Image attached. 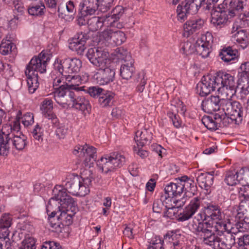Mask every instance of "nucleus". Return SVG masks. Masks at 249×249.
<instances>
[{
	"label": "nucleus",
	"instance_id": "6ab92c4d",
	"mask_svg": "<svg viewBox=\"0 0 249 249\" xmlns=\"http://www.w3.org/2000/svg\"><path fill=\"white\" fill-rule=\"evenodd\" d=\"M228 20V17L224 10L223 4L218 5L211 12V23L216 28L220 29L225 25Z\"/></svg>",
	"mask_w": 249,
	"mask_h": 249
},
{
	"label": "nucleus",
	"instance_id": "a19ab883",
	"mask_svg": "<svg viewBox=\"0 0 249 249\" xmlns=\"http://www.w3.org/2000/svg\"><path fill=\"white\" fill-rule=\"evenodd\" d=\"M234 39L243 49L246 48L249 44V39L244 30H240L234 35Z\"/></svg>",
	"mask_w": 249,
	"mask_h": 249
},
{
	"label": "nucleus",
	"instance_id": "f3484780",
	"mask_svg": "<svg viewBox=\"0 0 249 249\" xmlns=\"http://www.w3.org/2000/svg\"><path fill=\"white\" fill-rule=\"evenodd\" d=\"M213 42V36L211 32L203 34L196 41L197 53L202 57H207L210 53Z\"/></svg>",
	"mask_w": 249,
	"mask_h": 249
},
{
	"label": "nucleus",
	"instance_id": "0e129e2a",
	"mask_svg": "<svg viewBox=\"0 0 249 249\" xmlns=\"http://www.w3.org/2000/svg\"><path fill=\"white\" fill-rule=\"evenodd\" d=\"M22 122L25 126L32 125L34 122L33 114L30 112L25 114L22 117Z\"/></svg>",
	"mask_w": 249,
	"mask_h": 249
},
{
	"label": "nucleus",
	"instance_id": "393cba45",
	"mask_svg": "<svg viewBox=\"0 0 249 249\" xmlns=\"http://www.w3.org/2000/svg\"><path fill=\"white\" fill-rule=\"evenodd\" d=\"M205 217L210 218L213 220H221L223 213L218 205L213 202L208 203L204 206Z\"/></svg>",
	"mask_w": 249,
	"mask_h": 249
},
{
	"label": "nucleus",
	"instance_id": "f704fd0d",
	"mask_svg": "<svg viewBox=\"0 0 249 249\" xmlns=\"http://www.w3.org/2000/svg\"><path fill=\"white\" fill-rule=\"evenodd\" d=\"M98 0H83L80 2V9L83 10L84 14L92 15L98 10Z\"/></svg>",
	"mask_w": 249,
	"mask_h": 249
},
{
	"label": "nucleus",
	"instance_id": "774afa93",
	"mask_svg": "<svg viewBox=\"0 0 249 249\" xmlns=\"http://www.w3.org/2000/svg\"><path fill=\"white\" fill-rule=\"evenodd\" d=\"M240 181L244 179L247 185H249V168H242L239 171Z\"/></svg>",
	"mask_w": 249,
	"mask_h": 249
},
{
	"label": "nucleus",
	"instance_id": "e433bc0d",
	"mask_svg": "<svg viewBox=\"0 0 249 249\" xmlns=\"http://www.w3.org/2000/svg\"><path fill=\"white\" fill-rule=\"evenodd\" d=\"M134 60L129 61L122 64L120 68V75L126 80L130 79L135 71L134 66Z\"/></svg>",
	"mask_w": 249,
	"mask_h": 249
},
{
	"label": "nucleus",
	"instance_id": "c03bdc74",
	"mask_svg": "<svg viewBox=\"0 0 249 249\" xmlns=\"http://www.w3.org/2000/svg\"><path fill=\"white\" fill-rule=\"evenodd\" d=\"M113 93L104 90L99 98V103L102 107L110 106L113 99Z\"/></svg>",
	"mask_w": 249,
	"mask_h": 249
},
{
	"label": "nucleus",
	"instance_id": "39448f33",
	"mask_svg": "<svg viewBox=\"0 0 249 249\" xmlns=\"http://www.w3.org/2000/svg\"><path fill=\"white\" fill-rule=\"evenodd\" d=\"M232 97H225L222 98L221 109L227 114L232 122L239 124L243 120V112L242 105L237 101H233Z\"/></svg>",
	"mask_w": 249,
	"mask_h": 249
},
{
	"label": "nucleus",
	"instance_id": "6e6d98bb",
	"mask_svg": "<svg viewBox=\"0 0 249 249\" xmlns=\"http://www.w3.org/2000/svg\"><path fill=\"white\" fill-rule=\"evenodd\" d=\"M113 0H98V9L102 12H106L111 7Z\"/></svg>",
	"mask_w": 249,
	"mask_h": 249
},
{
	"label": "nucleus",
	"instance_id": "79ce46f5",
	"mask_svg": "<svg viewBox=\"0 0 249 249\" xmlns=\"http://www.w3.org/2000/svg\"><path fill=\"white\" fill-rule=\"evenodd\" d=\"M13 218L9 213H3L0 217V230L9 231V228L12 224Z\"/></svg>",
	"mask_w": 249,
	"mask_h": 249
},
{
	"label": "nucleus",
	"instance_id": "f03ea898",
	"mask_svg": "<svg viewBox=\"0 0 249 249\" xmlns=\"http://www.w3.org/2000/svg\"><path fill=\"white\" fill-rule=\"evenodd\" d=\"M54 100L63 107L71 104L72 107L85 113H89L91 106L89 101L84 96L79 95L78 91H70L63 89L57 92L54 96Z\"/></svg>",
	"mask_w": 249,
	"mask_h": 249
},
{
	"label": "nucleus",
	"instance_id": "a211bd4d",
	"mask_svg": "<svg viewBox=\"0 0 249 249\" xmlns=\"http://www.w3.org/2000/svg\"><path fill=\"white\" fill-rule=\"evenodd\" d=\"M202 204L201 197L196 196L193 198L183 212L178 215V220L179 221H185L192 218L200 208Z\"/></svg>",
	"mask_w": 249,
	"mask_h": 249
},
{
	"label": "nucleus",
	"instance_id": "a878e982",
	"mask_svg": "<svg viewBox=\"0 0 249 249\" xmlns=\"http://www.w3.org/2000/svg\"><path fill=\"white\" fill-rule=\"evenodd\" d=\"M182 236L179 230L168 231L164 235V240L169 243L171 249H182Z\"/></svg>",
	"mask_w": 249,
	"mask_h": 249
},
{
	"label": "nucleus",
	"instance_id": "49530a36",
	"mask_svg": "<svg viewBox=\"0 0 249 249\" xmlns=\"http://www.w3.org/2000/svg\"><path fill=\"white\" fill-rule=\"evenodd\" d=\"M45 7L42 2L38 4L33 5L28 8V13L30 15L34 16H41L44 14Z\"/></svg>",
	"mask_w": 249,
	"mask_h": 249
},
{
	"label": "nucleus",
	"instance_id": "bf43d9fd",
	"mask_svg": "<svg viewBox=\"0 0 249 249\" xmlns=\"http://www.w3.org/2000/svg\"><path fill=\"white\" fill-rule=\"evenodd\" d=\"M68 132V127L63 124H58L55 130V135L59 139H64Z\"/></svg>",
	"mask_w": 249,
	"mask_h": 249
},
{
	"label": "nucleus",
	"instance_id": "c9c22d12",
	"mask_svg": "<svg viewBox=\"0 0 249 249\" xmlns=\"http://www.w3.org/2000/svg\"><path fill=\"white\" fill-rule=\"evenodd\" d=\"M124 11L123 6L118 5L112 10L111 15L107 16V19L110 21L109 22L110 27H119L117 21L123 15Z\"/></svg>",
	"mask_w": 249,
	"mask_h": 249
},
{
	"label": "nucleus",
	"instance_id": "b1692460",
	"mask_svg": "<svg viewBox=\"0 0 249 249\" xmlns=\"http://www.w3.org/2000/svg\"><path fill=\"white\" fill-rule=\"evenodd\" d=\"M222 98L220 94L217 96H211L202 101V109L208 113H212L214 111L221 109Z\"/></svg>",
	"mask_w": 249,
	"mask_h": 249
},
{
	"label": "nucleus",
	"instance_id": "6e6552de",
	"mask_svg": "<svg viewBox=\"0 0 249 249\" xmlns=\"http://www.w3.org/2000/svg\"><path fill=\"white\" fill-rule=\"evenodd\" d=\"M73 154L77 155L86 167H90L97 158L96 148L87 144L75 146Z\"/></svg>",
	"mask_w": 249,
	"mask_h": 249
},
{
	"label": "nucleus",
	"instance_id": "f257e3e1",
	"mask_svg": "<svg viewBox=\"0 0 249 249\" xmlns=\"http://www.w3.org/2000/svg\"><path fill=\"white\" fill-rule=\"evenodd\" d=\"M46 209L48 212L53 211L49 214L51 218L57 214L58 220L65 226L72 224V217L77 210L76 202L66 193L64 189L55 193V196L50 199Z\"/></svg>",
	"mask_w": 249,
	"mask_h": 249
},
{
	"label": "nucleus",
	"instance_id": "7ed1b4c3",
	"mask_svg": "<svg viewBox=\"0 0 249 249\" xmlns=\"http://www.w3.org/2000/svg\"><path fill=\"white\" fill-rule=\"evenodd\" d=\"M217 90L222 98L232 97L236 92V83L234 76L224 71H219L214 76Z\"/></svg>",
	"mask_w": 249,
	"mask_h": 249
},
{
	"label": "nucleus",
	"instance_id": "dca6fc26",
	"mask_svg": "<svg viewBox=\"0 0 249 249\" xmlns=\"http://www.w3.org/2000/svg\"><path fill=\"white\" fill-rule=\"evenodd\" d=\"M50 58L48 54L41 52L38 56L34 57L27 65L25 71H30V73L38 74L46 72V67Z\"/></svg>",
	"mask_w": 249,
	"mask_h": 249
},
{
	"label": "nucleus",
	"instance_id": "20e7f679",
	"mask_svg": "<svg viewBox=\"0 0 249 249\" xmlns=\"http://www.w3.org/2000/svg\"><path fill=\"white\" fill-rule=\"evenodd\" d=\"M125 161L124 155L118 152L106 155L98 160L96 162L99 171L105 174L112 172L117 168H120Z\"/></svg>",
	"mask_w": 249,
	"mask_h": 249
},
{
	"label": "nucleus",
	"instance_id": "4be33fe9",
	"mask_svg": "<svg viewBox=\"0 0 249 249\" xmlns=\"http://www.w3.org/2000/svg\"><path fill=\"white\" fill-rule=\"evenodd\" d=\"M227 114L225 112H223L220 114L219 113H216L214 114V120L211 116H204L202 119V123L209 130H215L219 127H221L222 124H223V121L226 119Z\"/></svg>",
	"mask_w": 249,
	"mask_h": 249
},
{
	"label": "nucleus",
	"instance_id": "423d86ee",
	"mask_svg": "<svg viewBox=\"0 0 249 249\" xmlns=\"http://www.w3.org/2000/svg\"><path fill=\"white\" fill-rule=\"evenodd\" d=\"M212 228L207 222H199L197 225H193L192 230L200 236L205 244L217 249V244H216V242L218 241V237L212 231Z\"/></svg>",
	"mask_w": 249,
	"mask_h": 249
},
{
	"label": "nucleus",
	"instance_id": "2eb2a0df",
	"mask_svg": "<svg viewBox=\"0 0 249 249\" xmlns=\"http://www.w3.org/2000/svg\"><path fill=\"white\" fill-rule=\"evenodd\" d=\"M114 63L113 62L99 69L94 73L93 78L101 85H107L112 82L115 75Z\"/></svg>",
	"mask_w": 249,
	"mask_h": 249
},
{
	"label": "nucleus",
	"instance_id": "58836bf2",
	"mask_svg": "<svg viewBox=\"0 0 249 249\" xmlns=\"http://www.w3.org/2000/svg\"><path fill=\"white\" fill-rule=\"evenodd\" d=\"M226 183L230 186H233L240 182L239 171L230 170L226 172L224 179Z\"/></svg>",
	"mask_w": 249,
	"mask_h": 249
},
{
	"label": "nucleus",
	"instance_id": "bb28decb",
	"mask_svg": "<svg viewBox=\"0 0 249 249\" xmlns=\"http://www.w3.org/2000/svg\"><path fill=\"white\" fill-rule=\"evenodd\" d=\"M58 16L66 20H72L76 10L73 1L70 0L66 4H61L57 8Z\"/></svg>",
	"mask_w": 249,
	"mask_h": 249
},
{
	"label": "nucleus",
	"instance_id": "8fccbe9b",
	"mask_svg": "<svg viewBox=\"0 0 249 249\" xmlns=\"http://www.w3.org/2000/svg\"><path fill=\"white\" fill-rule=\"evenodd\" d=\"M14 44L9 40L3 39L0 44V53L7 55L12 51Z\"/></svg>",
	"mask_w": 249,
	"mask_h": 249
},
{
	"label": "nucleus",
	"instance_id": "9d476101",
	"mask_svg": "<svg viewBox=\"0 0 249 249\" xmlns=\"http://www.w3.org/2000/svg\"><path fill=\"white\" fill-rule=\"evenodd\" d=\"M67 181L65 183L66 188L64 189L66 193V190L69 193L73 195L84 196L89 192V190H88L86 187L82 186V178H80L78 176H74L73 175H70L69 178H67ZM61 190H53V193H57Z\"/></svg>",
	"mask_w": 249,
	"mask_h": 249
},
{
	"label": "nucleus",
	"instance_id": "338daca9",
	"mask_svg": "<svg viewBox=\"0 0 249 249\" xmlns=\"http://www.w3.org/2000/svg\"><path fill=\"white\" fill-rule=\"evenodd\" d=\"M163 243L164 240H161L160 237H156L153 241L152 245L149 247L147 249H164Z\"/></svg>",
	"mask_w": 249,
	"mask_h": 249
},
{
	"label": "nucleus",
	"instance_id": "4c0bfd02",
	"mask_svg": "<svg viewBox=\"0 0 249 249\" xmlns=\"http://www.w3.org/2000/svg\"><path fill=\"white\" fill-rule=\"evenodd\" d=\"M25 73L27 78L29 91L31 93H33L39 86L38 74L30 73V71H25Z\"/></svg>",
	"mask_w": 249,
	"mask_h": 249
},
{
	"label": "nucleus",
	"instance_id": "37998d69",
	"mask_svg": "<svg viewBox=\"0 0 249 249\" xmlns=\"http://www.w3.org/2000/svg\"><path fill=\"white\" fill-rule=\"evenodd\" d=\"M115 55L118 59L124 61L125 62L134 60L130 54V53L125 49L120 47L118 48L115 50Z\"/></svg>",
	"mask_w": 249,
	"mask_h": 249
},
{
	"label": "nucleus",
	"instance_id": "13d9d810",
	"mask_svg": "<svg viewBox=\"0 0 249 249\" xmlns=\"http://www.w3.org/2000/svg\"><path fill=\"white\" fill-rule=\"evenodd\" d=\"M238 193L240 202L249 199V185H243L239 188Z\"/></svg>",
	"mask_w": 249,
	"mask_h": 249
},
{
	"label": "nucleus",
	"instance_id": "c85d7f7f",
	"mask_svg": "<svg viewBox=\"0 0 249 249\" xmlns=\"http://www.w3.org/2000/svg\"><path fill=\"white\" fill-rule=\"evenodd\" d=\"M179 181L177 183H170L166 185L164 188L165 194L162 195V200L170 199L173 197H177L178 196L183 193L180 187Z\"/></svg>",
	"mask_w": 249,
	"mask_h": 249
},
{
	"label": "nucleus",
	"instance_id": "72a5a7b5",
	"mask_svg": "<svg viewBox=\"0 0 249 249\" xmlns=\"http://www.w3.org/2000/svg\"><path fill=\"white\" fill-rule=\"evenodd\" d=\"M247 0H231L229 4V15L233 17L240 14L243 11L245 2Z\"/></svg>",
	"mask_w": 249,
	"mask_h": 249
},
{
	"label": "nucleus",
	"instance_id": "7c9ffc66",
	"mask_svg": "<svg viewBox=\"0 0 249 249\" xmlns=\"http://www.w3.org/2000/svg\"><path fill=\"white\" fill-rule=\"evenodd\" d=\"M109 21L107 19V15L103 17H93L88 20V25L90 31L95 32L104 26L110 27Z\"/></svg>",
	"mask_w": 249,
	"mask_h": 249
},
{
	"label": "nucleus",
	"instance_id": "0eeeda50",
	"mask_svg": "<svg viewBox=\"0 0 249 249\" xmlns=\"http://www.w3.org/2000/svg\"><path fill=\"white\" fill-rule=\"evenodd\" d=\"M82 66L80 59L76 58L56 59L54 63V69L63 76L73 74L79 71Z\"/></svg>",
	"mask_w": 249,
	"mask_h": 249
},
{
	"label": "nucleus",
	"instance_id": "aec40b11",
	"mask_svg": "<svg viewBox=\"0 0 249 249\" xmlns=\"http://www.w3.org/2000/svg\"><path fill=\"white\" fill-rule=\"evenodd\" d=\"M217 88L214 76L207 75L203 76L201 82L197 84L196 90L201 96H205L211 91L217 89Z\"/></svg>",
	"mask_w": 249,
	"mask_h": 249
},
{
	"label": "nucleus",
	"instance_id": "5fc2aeb1",
	"mask_svg": "<svg viewBox=\"0 0 249 249\" xmlns=\"http://www.w3.org/2000/svg\"><path fill=\"white\" fill-rule=\"evenodd\" d=\"M182 53L186 55L191 54L195 52L197 53L196 42L192 44L191 42L187 41L183 43L181 47Z\"/></svg>",
	"mask_w": 249,
	"mask_h": 249
},
{
	"label": "nucleus",
	"instance_id": "f8f14e48",
	"mask_svg": "<svg viewBox=\"0 0 249 249\" xmlns=\"http://www.w3.org/2000/svg\"><path fill=\"white\" fill-rule=\"evenodd\" d=\"M86 55L91 63L99 68H103L113 62L108 58V53L101 48H90Z\"/></svg>",
	"mask_w": 249,
	"mask_h": 249
},
{
	"label": "nucleus",
	"instance_id": "9b49d317",
	"mask_svg": "<svg viewBox=\"0 0 249 249\" xmlns=\"http://www.w3.org/2000/svg\"><path fill=\"white\" fill-rule=\"evenodd\" d=\"M204 0H185L178 6L177 18L181 21H184L187 14L196 13L201 6H203Z\"/></svg>",
	"mask_w": 249,
	"mask_h": 249
},
{
	"label": "nucleus",
	"instance_id": "cd10ccee",
	"mask_svg": "<svg viewBox=\"0 0 249 249\" xmlns=\"http://www.w3.org/2000/svg\"><path fill=\"white\" fill-rule=\"evenodd\" d=\"M197 175L196 180L199 185L207 191L206 193H210L214 179L213 175L210 173H198Z\"/></svg>",
	"mask_w": 249,
	"mask_h": 249
},
{
	"label": "nucleus",
	"instance_id": "603ef678",
	"mask_svg": "<svg viewBox=\"0 0 249 249\" xmlns=\"http://www.w3.org/2000/svg\"><path fill=\"white\" fill-rule=\"evenodd\" d=\"M36 241L35 239L29 235L25 237L22 241L19 249H36Z\"/></svg>",
	"mask_w": 249,
	"mask_h": 249
},
{
	"label": "nucleus",
	"instance_id": "473e14b6",
	"mask_svg": "<svg viewBox=\"0 0 249 249\" xmlns=\"http://www.w3.org/2000/svg\"><path fill=\"white\" fill-rule=\"evenodd\" d=\"M179 182L182 192H185V195L187 196V193H190V195H194V192L196 190V185L194 181L188 178L186 176L182 177L179 179Z\"/></svg>",
	"mask_w": 249,
	"mask_h": 249
},
{
	"label": "nucleus",
	"instance_id": "5701e85b",
	"mask_svg": "<svg viewBox=\"0 0 249 249\" xmlns=\"http://www.w3.org/2000/svg\"><path fill=\"white\" fill-rule=\"evenodd\" d=\"M89 38V36L87 33H78L70 43L69 48L78 54H82L86 49L85 43Z\"/></svg>",
	"mask_w": 249,
	"mask_h": 249
},
{
	"label": "nucleus",
	"instance_id": "052dcab7",
	"mask_svg": "<svg viewBox=\"0 0 249 249\" xmlns=\"http://www.w3.org/2000/svg\"><path fill=\"white\" fill-rule=\"evenodd\" d=\"M236 218H238L242 221H243L246 224H249V211H247V210L239 208V210L236 215Z\"/></svg>",
	"mask_w": 249,
	"mask_h": 249
},
{
	"label": "nucleus",
	"instance_id": "e2e57ef3",
	"mask_svg": "<svg viewBox=\"0 0 249 249\" xmlns=\"http://www.w3.org/2000/svg\"><path fill=\"white\" fill-rule=\"evenodd\" d=\"M104 89L98 87H90L87 89V92L93 98H99Z\"/></svg>",
	"mask_w": 249,
	"mask_h": 249
},
{
	"label": "nucleus",
	"instance_id": "ddd939ff",
	"mask_svg": "<svg viewBox=\"0 0 249 249\" xmlns=\"http://www.w3.org/2000/svg\"><path fill=\"white\" fill-rule=\"evenodd\" d=\"M10 144L12 145L13 148L18 151H21L27 145V137L23 134L19 135L15 134L11 137V139L8 142H4V140L1 137V141L0 142V155H7L9 151Z\"/></svg>",
	"mask_w": 249,
	"mask_h": 249
},
{
	"label": "nucleus",
	"instance_id": "4468645a",
	"mask_svg": "<svg viewBox=\"0 0 249 249\" xmlns=\"http://www.w3.org/2000/svg\"><path fill=\"white\" fill-rule=\"evenodd\" d=\"M220 226V230L223 231V234L218 237V241L216 242L217 249H230L235 243V237L233 235L235 233L232 229H228L227 224L221 222H216Z\"/></svg>",
	"mask_w": 249,
	"mask_h": 249
},
{
	"label": "nucleus",
	"instance_id": "3c124183",
	"mask_svg": "<svg viewBox=\"0 0 249 249\" xmlns=\"http://www.w3.org/2000/svg\"><path fill=\"white\" fill-rule=\"evenodd\" d=\"M0 133L2 137L3 140H4V136L5 137V140L4 142H8L15 134L12 132V127L11 125L8 124H5L1 126L0 127Z\"/></svg>",
	"mask_w": 249,
	"mask_h": 249
},
{
	"label": "nucleus",
	"instance_id": "a18cd8bd",
	"mask_svg": "<svg viewBox=\"0 0 249 249\" xmlns=\"http://www.w3.org/2000/svg\"><path fill=\"white\" fill-rule=\"evenodd\" d=\"M53 102L51 99L46 98L41 103L40 109L43 115L46 118L53 112Z\"/></svg>",
	"mask_w": 249,
	"mask_h": 249
},
{
	"label": "nucleus",
	"instance_id": "1a4fd4ad",
	"mask_svg": "<svg viewBox=\"0 0 249 249\" xmlns=\"http://www.w3.org/2000/svg\"><path fill=\"white\" fill-rule=\"evenodd\" d=\"M99 39L107 46L120 45L125 41L126 36L121 31L107 28L99 33Z\"/></svg>",
	"mask_w": 249,
	"mask_h": 249
},
{
	"label": "nucleus",
	"instance_id": "680f3d73",
	"mask_svg": "<svg viewBox=\"0 0 249 249\" xmlns=\"http://www.w3.org/2000/svg\"><path fill=\"white\" fill-rule=\"evenodd\" d=\"M239 249H249V235L244 234L238 238Z\"/></svg>",
	"mask_w": 249,
	"mask_h": 249
},
{
	"label": "nucleus",
	"instance_id": "de8ad7c7",
	"mask_svg": "<svg viewBox=\"0 0 249 249\" xmlns=\"http://www.w3.org/2000/svg\"><path fill=\"white\" fill-rule=\"evenodd\" d=\"M10 231L0 233V249H11V242L9 238Z\"/></svg>",
	"mask_w": 249,
	"mask_h": 249
},
{
	"label": "nucleus",
	"instance_id": "412c9836",
	"mask_svg": "<svg viewBox=\"0 0 249 249\" xmlns=\"http://www.w3.org/2000/svg\"><path fill=\"white\" fill-rule=\"evenodd\" d=\"M65 77V82L63 83L65 84L61 85L58 90L54 92L55 94L57 92L60 91L61 89L63 90L68 89L70 91H78L81 90V88L78 87L82 83V79L78 75L69 74V76H63ZM54 95H53V96Z\"/></svg>",
	"mask_w": 249,
	"mask_h": 249
},
{
	"label": "nucleus",
	"instance_id": "69168bd1",
	"mask_svg": "<svg viewBox=\"0 0 249 249\" xmlns=\"http://www.w3.org/2000/svg\"><path fill=\"white\" fill-rule=\"evenodd\" d=\"M187 199V198L184 196L180 199H177L176 197H173L169 199V202H170V203H172L177 209L182 207L186 203Z\"/></svg>",
	"mask_w": 249,
	"mask_h": 249
},
{
	"label": "nucleus",
	"instance_id": "4d7b16f0",
	"mask_svg": "<svg viewBox=\"0 0 249 249\" xmlns=\"http://www.w3.org/2000/svg\"><path fill=\"white\" fill-rule=\"evenodd\" d=\"M32 136L36 141L41 142L43 140V130L41 127L36 124L32 132Z\"/></svg>",
	"mask_w": 249,
	"mask_h": 249
},
{
	"label": "nucleus",
	"instance_id": "2f4dec72",
	"mask_svg": "<svg viewBox=\"0 0 249 249\" xmlns=\"http://www.w3.org/2000/svg\"><path fill=\"white\" fill-rule=\"evenodd\" d=\"M152 139V134L147 129L138 130L135 133L134 140L137 146L142 147L144 145L149 144Z\"/></svg>",
	"mask_w": 249,
	"mask_h": 249
},
{
	"label": "nucleus",
	"instance_id": "ea45409f",
	"mask_svg": "<svg viewBox=\"0 0 249 249\" xmlns=\"http://www.w3.org/2000/svg\"><path fill=\"white\" fill-rule=\"evenodd\" d=\"M238 52L236 49H232L229 47L224 49L220 53L219 56L222 60L226 62H229L234 59L237 56Z\"/></svg>",
	"mask_w": 249,
	"mask_h": 249
},
{
	"label": "nucleus",
	"instance_id": "09e8293b",
	"mask_svg": "<svg viewBox=\"0 0 249 249\" xmlns=\"http://www.w3.org/2000/svg\"><path fill=\"white\" fill-rule=\"evenodd\" d=\"M169 201H168V204L165 205L163 216L170 219H173L177 214L178 210L172 203H169Z\"/></svg>",
	"mask_w": 249,
	"mask_h": 249
},
{
	"label": "nucleus",
	"instance_id": "c756f323",
	"mask_svg": "<svg viewBox=\"0 0 249 249\" xmlns=\"http://www.w3.org/2000/svg\"><path fill=\"white\" fill-rule=\"evenodd\" d=\"M204 23L205 20L202 18L199 17H194L187 20L184 24V30L188 35L192 34L202 28Z\"/></svg>",
	"mask_w": 249,
	"mask_h": 249
},
{
	"label": "nucleus",
	"instance_id": "864d4df0",
	"mask_svg": "<svg viewBox=\"0 0 249 249\" xmlns=\"http://www.w3.org/2000/svg\"><path fill=\"white\" fill-rule=\"evenodd\" d=\"M167 199L162 200V196L160 199L155 200L153 205V210L155 213H160L165 208V205L168 204Z\"/></svg>",
	"mask_w": 249,
	"mask_h": 249
}]
</instances>
